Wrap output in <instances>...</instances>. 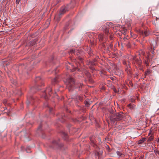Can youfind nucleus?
Masks as SVG:
<instances>
[{"label": "nucleus", "instance_id": "nucleus-1", "mask_svg": "<svg viewBox=\"0 0 159 159\" xmlns=\"http://www.w3.org/2000/svg\"><path fill=\"white\" fill-rule=\"evenodd\" d=\"M65 82L66 84L70 91H72L74 88H76L77 87L80 88V86H81L82 85L81 84L75 82L74 80L72 78L69 77V75H68L66 81H65Z\"/></svg>", "mask_w": 159, "mask_h": 159}, {"label": "nucleus", "instance_id": "nucleus-2", "mask_svg": "<svg viewBox=\"0 0 159 159\" xmlns=\"http://www.w3.org/2000/svg\"><path fill=\"white\" fill-rule=\"evenodd\" d=\"M123 117V115L121 113H117L115 115L111 114L110 117V120L113 121H119L122 120Z\"/></svg>", "mask_w": 159, "mask_h": 159}, {"label": "nucleus", "instance_id": "nucleus-3", "mask_svg": "<svg viewBox=\"0 0 159 159\" xmlns=\"http://www.w3.org/2000/svg\"><path fill=\"white\" fill-rule=\"evenodd\" d=\"M52 94V88L50 86L47 88L45 90L43 93L42 97L45 99H47L48 98V97L51 95Z\"/></svg>", "mask_w": 159, "mask_h": 159}, {"label": "nucleus", "instance_id": "nucleus-4", "mask_svg": "<svg viewBox=\"0 0 159 159\" xmlns=\"http://www.w3.org/2000/svg\"><path fill=\"white\" fill-rule=\"evenodd\" d=\"M52 145L51 146V147H52L53 148H54L55 147L54 146H55L56 147H61L63 146V144H60L59 140H58L57 141L56 140H54L52 142Z\"/></svg>", "mask_w": 159, "mask_h": 159}, {"label": "nucleus", "instance_id": "nucleus-5", "mask_svg": "<svg viewBox=\"0 0 159 159\" xmlns=\"http://www.w3.org/2000/svg\"><path fill=\"white\" fill-rule=\"evenodd\" d=\"M84 72L85 75L88 78L89 81L91 83H93L94 81L93 80L91 79V75L87 71V70H86V71H85Z\"/></svg>", "mask_w": 159, "mask_h": 159}, {"label": "nucleus", "instance_id": "nucleus-6", "mask_svg": "<svg viewBox=\"0 0 159 159\" xmlns=\"http://www.w3.org/2000/svg\"><path fill=\"white\" fill-rule=\"evenodd\" d=\"M59 81V77H56L52 80V84L54 85L57 83Z\"/></svg>", "mask_w": 159, "mask_h": 159}, {"label": "nucleus", "instance_id": "nucleus-7", "mask_svg": "<svg viewBox=\"0 0 159 159\" xmlns=\"http://www.w3.org/2000/svg\"><path fill=\"white\" fill-rule=\"evenodd\" d=\"M151 135L148 138L147 141L148 142H151L153 140V134L151 133V131H150L148 134V135L149 136Z\"/></svg>", "mask_w": 159, "mask_h": 159}, {"label": "nucleus", "instance_id": "nucleus-8", "mask_svg": "<svg viewBox=\"0 0 159 159\" xmlns=\"http://www.w3.org/2000/svg\"><path fill=\"white\" fill-rule=\"evenodd\" d=\"M85 98V95H82L81 96H78L77 97V99H79L80 101H82Z\"/></svg>", "mask_w": 159, "mask_h": 159}, {"label": "nucleus", "instance_id": "nucleus-9", "mask_svg": "<svg viewBox=\"0 0 159 159\" xmlns=\"http://www.w3.org/2000/svg\"><path fill=\"white\" fill-rule=\"evenodd\" d=\"M145 138H143L141 139L140 140H139L138 142V144H141L142 143H143L144 142V141L145 140Z\"/></svg>", "mask_w": 159, "mask_h": 159}, {"label": "nucleus", "instance_id": "nucleus-10", "mask_svg": "<svg viewBox=\"0 0 159 159\" xmlns=\"http://www.w3.org/2000/svg\"><path fill=\"white\" fill-rule=\"evenodd\" d=\"M111 24L112 23H111ZM109 24H111L110 23L107 24V25H106V28H105L104 30H103V31H104L105 32V33H108L109 31V30L108 28V27L109 26Z\"/></svg>", "mask_w": 159, "mask_h": 159}, {"label": "nucleus", "instance_id": "nucleus-11", "mask_svg": "<svg viewBox=\"0 0 159 159\" xmlns=\"http://www.w3.org/2000/svg\"><path fill=\"white\" fill-rule=\"evenodd\" d=\"M62 136H63V137H64V138H65V139H66L67 138L68 135H67V134L65 132H62Z\"/></svg>", "mask_w": 159, "mask_h": 159}, {"label": "nucleus", "instance_id": "nucleus-12", "mask_svg": "<svg viewBox=\"0 0 159 159\" xmlns=\"http://www.w3.org/2000/svg\"><path fill=\"white\" fill-rule=\"evenodd\" d=\"M140 33L141 34H144L145 36H147L148 34V33L147 31H144L143 32V31H141L140 32Z\"/></svg>", "mask_w": 159, "mask_h": 159}, {"label": "nucleus", "instance_id": "nucleus-13", "mask_svg": "<svg viewBox=\"0 0 159 159\" xmlns=\"http://www.w3.org/2000/svg\"><path fill=\"white\" fill-rule=\"evenodd\" d=\"M41 79L40 77H37L35 79V81L36 82H38Z\"/></svg>", "mask_w": 159, "mask_h": 159}, {"label": "nucleus", "instance_id": "nucleus-14", "mask_svg": "<svg viewBox=\"0 0 159 159\" xmlns=\"http://www.w3.org/2000/svg\"><path fill=\"white\" fill-rule=\"evenodd\" d=\"M85 104L86 106L89 107L90 105L89 102L88 101H86L85 102Z\"/></svg>", "mask_w": 159, "mask_h": 159}, {"label": "nucleus", "instance_id": "nucleus-15", "mask_svg": "<svg viewBox=\"0 0 159 159\" xmlns=\"http://www.w3.org/2000/svg\"><path fill=\"white\" fill-rule=\"evenodd\" d=\"M154 152L157 156L159 155V151L158 150H154Z\"/></svg>", "mask_w": 159, "mask_h": 159}, {"label": "nucleus", "instance_id": "nucleus-16", "mask_svg": "<svg viewBox=\"0 0 159 159\" xmlns=\"http://www.w3.org/2000/svg\"><path fill=\"white\" fill-rule=\"evenodd\" d=\"M11 83L15 85L16 84V83H17V81L16 80H13V79H12V80L11 79Z\"/></svg>", "mask_w": 159, "mask_h": 159}, {"label": "nucleus", "instance_id": "nucleus-17", "mask_svg": "<svg viewBox=\"0 0 159 159\" xmlns=\"http://www.w3.org/2000/svg\"><path fill=\"white\" fill-rule=\"evenodd\" d=\"M150 72H151L150 70H147L145 72V76H146L150 74Z\"/></svg>", "mask_w": 159, "mask_h": 159}, {"label": "nucleus", "instance_id": "nucleus-18", "mask_svg": "<svg viewBox=\"0 0 159 159\" xmlns=\"http://www.w3.org/2000/svg\"><path fill=\"white\" fill-rule=\"evenodd\" d=\"M136 61L139 65H140L141 63V61L140 60H136Z\"/></svg>", "mask_w": 159, "mask_h": 159}, {"label": "nucleus", "instance_id": "nucleus-19", "mask_svg": "<svg viewBox=\"0 0 159 159\" xmlns=\"http://www.w3.org/2000/svg\"><path fill=\"white\" fill-rule=\"evenodd\" d=\"M128 107L131 109H133L134 108V105H132L131 104H129L128 105Z\"/></svg>", "mask_w": 159, "mask_h": 159}, {"label": "nucleus", "instance_id": "nucleus-20", "mask_svg": "<svg viewBox=\"0 0 159 159\" xmlns=\"http://www.w3.org/2000/svg\"><path fill=\"white\" fill-rule=\"evenodd\" d=\"M130 100L132 102H134L135 101V99L133 97H131Z\"/></svg>", "mask_w": 159, "mask_h": 159}, {"label": "nucleus", "instance_id": "nucleus-21", "mask_svg": "<svg viewBox=\"0 0 159 159\" xmlns=\"http://www.w3.org/2000/svg\"><path fill=\"white\" fill-rule=\"evenodd\" d=\"M116 153L119 156H121V153L119 151H117L116 152Z\"/></svg>", "mask_w": 159, "mask_h": 159}, {"label": "nucleus", "instance_id": "nucleus-22", "mask_svg": "<svg viewBox=\"0 0 159 159\" xmlns=\"http://www.w3.org/2000/svg\"><path fill=\"white\" fill-rule=\"evenodd\" d=\"M7 100L6 99H4L3 101V104H6L7 103Z\"/></svg>", "mask_w": 159, "mask_h": 159}, {"label": "nucleus", "instance_id": "nucleus-23", "mask_svg": "<svg viewBox=\"0 0 159 159\" xmlns=\"http://www.w3.org/2000/svg\"><path fill=\"white\" fill-rule=\"evenodd\" d=\"M20 0H16V3L17 4H18L20 2Z\"/></svg>", "mask_w": 159, "mask_h": 159}, {"label": "nucleus", "instance_id": "nucleus-24", "mask_svg": "<svg viewBox=\"0 0 159 159\" xmlns=\"http://www.w3.org/2000/svg\"><path fill=\"white\" fill-rule=\"evenodd\" d=\"M52 109L51 108H49V111H50V112H51V111H52Z\"/></svg>", "mask_w": 159, "mask_h": 159}, {"label": "nucleus", "instance_id": "nucleus-25", "mask_svg": "<svg viewBox=\"0 0 159 159\" xmlns=\"http://www.w3.org/2000/svg\"><path fill=\"white\" fill-rule=\"evenodd\" d=\"M114 91L115 93L117 92L116 89H114Z\"/></svg>", "mask_w": 159, "mask_h": 159}, {"label": "nucleus", "instance_id": "nucleus-26", "mask_svg": "<svg viewBox=\"0 0 159 159\" xmlns=\"http://www.w3.org/2000/svg\"><path fill=\"white\" fill-rule=\"evenodd\" d=\"M41 127V125H40L39 127V129Z\"/></svg>", "mask_w": 159, "mask_h": 159}, {"label": "nucleus", "instance_id": "nucleus-27", "mask_svg": "<svg viewBox=\"0 0 159 159\" xmlns=\"http://www.w3.org/2000/svg\"><path fill=\"white\" fill-rule=\"evenodd\" d=\"M123 63L124 64H125V62L124 61L123 62Z\"/></svg>", "mask_w": 159, "mask_h": 159}, {"label": "nucleus", "instance_id": "nucleus-28", "mask_svg": "<svg viewBox=\"0 0 159 159\" xmlns=\"http://www.w3.org/2000/svg\"><path fill=\"white\" fill-rule=\"evenodd\" d=\"M27 103H28V104L30 103V101H28V102H27Z\"/></svg>", "mask_w": 159, "mask_h": 159}, {"label": "nucleus", "instance_id": "nucleus-29", "mask_svg": "<svg viewBox=\"0 0 159 159\" xmlns=\"http://www.w3.org/2000/svg\"><path fill=\"white\" fill-rule=\"evenodd\" d=\"M109 71V72H111V70H108Z\"/></svg>", "mask_w": 159, "mask_h": 159}, {"label": "nucleus", "instance_id": "nucleus-30", "mask_svg": "<svg viewBox=\"0 0 159 159\" xmlns=\"http://www.w3.org/2000/svg\"><path fill=\"white\" fill-rule=\"evenodd\" d=\"M117 70H116V71H117ZM114 71H115V72L116 73V71H116V70H114Z\"/></svg>", "mask_w": 159, "mask_h": 159}, {"label": "nucleus", "instance_id": "nucleus-31", "mask_svg": "<svg viewBox=\"0 0 159 159\" xmlns=\"http://www.w3.org/2000/svg\"><path fill=\"white\" fill-rule=\"evenodd\" d=\"M33 98V97H31V99H32Z\"/></svg>", "mask_w": 159, "mask_h": 159}, {"label": "nucleus", "instance_id": "nucleus-32", "mask_svg": "<svg viewBox=\"0 0 159 159\" xmlns=\"http://www.w3.org/2000/svg\"><path fill=\"white\" fill-rule=\"evenodd\" d=\"M5 65H7V63H6V64H5Z\"/></svg>", "mask_w": 159, "mask_h": 159}, {"label": "nucleus", "instance_id": "nucleus-33", "mask_svg": "<svg viewBox=\"0 0 159 159\" xmlns=\"http://www.w3.org/2000/svg\"><path fill=\"white\" fill-rule=\"evenodd\" d=\"M55 93H56V90H55Z\"/></svg>", "mask_w": 159, "mask_h": 159}, {"label": "nucleus", "instance_id": "nucleus-34", "mask_svg": "<svg viewBox=\"0 0 159 159\" xmlns=\"http://www.w3.org/2000/svg\"><path fill=\"white\" fill-rule=\"evenodd\" d=\"M146 62V64H147V63L146 62Z\"/></svg>", "mask_w": 159, "mask_h": 159}]
</instances>
